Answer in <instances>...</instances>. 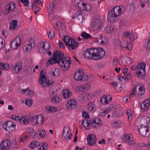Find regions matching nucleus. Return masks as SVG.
<instances>
[{
	"label": "nucleus",
	"mask_w": 150,
	"mask_h": 150,
	"mask_svg": "<svg viewBox=\"0 0 150 150\" xmlns=\"http://www.w3.org/2000/svg\"><path fill=\"white\" fill-rule=\"evenodd\" d=\"M150 128V117H144L142 119V126L139 129V134L142 136L148 137L150 134L149 129Z\"/></svg>",
	"instance_id": "f257e3e1"
},
{
	"label": "nucleus",
	"mask_w": 150,
	"mask_h": 150,
	"mask_svg": "<svg viewBox=\"0 0 150 150\" xmlns=\"http://www.w3.org/2000/svg\"><path fill=\"white\" fill-rule=\"evenodd\" d=\"M64 54L62 52L59 50L55 51L53 56L50 57L47 61V64L49 66L56 63L58 65H60L61 62L63 60Z\"/></svg>",
	"instance_id": "f03ea898"
},
{
	"label": "nucleus",
	"mask_w": 150,
	"mask_h": 150,
	"mask_svg": "<svg viewBox=\"0 0 150 150\" xmlns=\"http://www.w3.org/2000/svg\"><path fill=\"white\" fill-rule=\"evenodd\" d=\"M146 64L142 62L137 65V68L135 72L136 75L139 78L142 79L146 74L145 67Z\"/></svg>",
	"instance_id": "7ed1b4c3"
},
{
	"label": "nucleus",
	"mask_w": 150,
	"mask_h": 150,
	"mask_svg": "<svg viewBox=\"0 0 150 150\" xmlns=\"http://www.w3.org/2000/svg\"><path fill=\"white\" fill-rule=\"evenodd\" d=\"M122 70L123 75L118 76V79L121 81H123V83H126L127 80H129L131 79V76L130 74V71L128 69L124 67Z\"/></svg>",
	"instance_id": "20e7f679"
},
{
	"label": "nucleus",
	"mask_w": 150,
	"mask_h": 150,
	"mask_svg": "<svg viewBox=\"0 0 150 150\" xmlns=\"http://www.w3.org/2000/svg\"><path fill=\"white\" fill-rule=\"evenodd\" d=\"M45 74L44 71V70H41L40 72V78H39V83L43 87L45 86L46 85L49 86L52 84V83H50V82L47 81V78H46V76H45Z\"/></svg>",
	"instance_id": "39448f33"
},
{
	"label": "nucleus",
	"mask_w": 150,
	"mask_h": 150,
	"mask_svg": "<svg viewBox=\"0 0 150 150\" xmlns=\"http://www.w3.org/2000/svg\"><path fill=\"white\" fill-rule=\"evenodd\" d=\"M95 60L101 59L105 55V51L102 48H94Z\"/></svg>",
	"instance_id": "423d86ee"
},
{
	"label": "nucleus",
	"mask_w": 150,
	"mask_h": 150,
	"mask_svg": "<svg viewBox=\"0 0 150 150\" xmlns=\"http://www.w3.org/2000/svg\"><path fill=\"white\" fill-rule=\"evenodd\" d=\"M137 88H138L137 94L139 96H141L144 94L145 92L144 86L143 85H137L134 88L132 91V93H130V97H132L136 93Z\"/></svg>",
	"instance_id": "0eeeda50"
},
{
	"label": "nucleus",
	"mask_w": 150,
	"mask_h": 150,
	"mask_svg": "<svg viewBox=\"0 0 150 150\" xmlns=\"http://www.w3.org/2000/svg\"><path fill=\"white\" fill-rule=\"evenodd\" d=\"M67 59L66 57H63V60H62L60 65H59L61 69L63 71H65L68 70L71 64V61L70 58Z\"/></svg>",
	"instance_id": "6e6552de"
},
{
	"label": "nucleus",
	"mask_w": 150,
	"mask_h": 150,
	"mask_svg": "<svg viewBox=\"0 0 150 150\" xmlns=\"http://www.w3.org/2000/svg\"><path fill=\"white\" fill-rule=\"evenodd\" d=\"M16 4L13 2H9L6 4L4 6V14L7 15L13 11L16 8Z\"/></svg>",
	"instance_id": "1a4fd4ad"
},
{
	"label": "nucleus",
	"mask_w": 150,
	"mask_h": 150,
	"mask_svg": "<svg viewBox=\"0 0 150 150\" xmlns=\"http://www.w3.org/2000/svg\"><path fill=\"white\" fill-rule=\"evenodd\" d=\"M125 10V7L122 6H116L112 9L110 11L112 14L114 15V17L116 16L117 17L120 15V13L122 11Z\"/></svg>",
	"instance_id": "9d476101"
},
{
	"label": "nucleus",
	"mask_w": 150,
	"mask_h": 150,
	"mask_svg": "<svg viewBox=\"0 0 150 150\" xmlns=\"http://www.w3.org/2000/svg\"><path fill=\"white\" fill-rule=\"evenodd\" d=\"M92 26L94 30H97L101 29L103 26L102 21L98 18L93 19L92 22Z\"/></svg>",
	"instance_id": "9b49d317"
},
{
	"label": "nucleus",
	"mask_w": 150,
	"mask_h": 150,
	"mask_svg": "<svg viewBox=\"0 0 150 150\" xmlns=\"http://www.w3.org/2000/svg\"><path fill=\"white\" fill-rule=\"evenodd\" d=\"M16 124L11 121H8L3 125V128L6 131L12 132L15 129Z\"/></svg>",
	"instance_id": "f8f14e48"
},
{
	"label": "nucleus",
	"mask_w": 150,
	"mask_h": 150,
	"mask_svg": "<svg viewBox=\"0 0 150 150\" xmlns=\"http://www.w3.org/2000/svg\"><path fill=\"white\" fill-rule=\"evenodd\" d=\"M94 48L87 49L83 53V55L84 57L90 59L95 60L94 57Z\"/></svg>",
	"instance_id": "ddd939ff"
},
{
	"label": "nucleus",
	"mask_w": 150,
	"mask_h": 150,
	"mask_svg": "<svg viewBox=\"0 0 150 150\" xmlns=\"http://www.w3.org/2000/svg\"><path fill=\"white\" fill-rule=\"evenodd\" d=\"M35 45L34 39L32 38H30L28 43L23 47L24 51L25 52H30L32 48L34 47Z\"/></svg>",
	"instance_id": "4468645a"
},
{
	"label": "nucleus",
	"mask_w": 150,
	"mask_h": 150,
	"mask_svg": "<svg viewBox=\"0 0 150 150\" xmlns=\"http://www.w3.org/2000/svg\"><path fill=\"white\" fill-rule=\"evenodd\" d=\"M87 144L90 146H94L96 144L97 138L94 134H90L87 137Z\"/></svg>",
	"instance_id": "2eb2a0df"
},
{
	"label": "nucleus",
	"mask_w": 150,
	"mask_h": 150,
	"mask_svg": "<svg viewBox=\"0 0 150 150\" xmlns=\"http://www.w3.org/2000/svg\"><path fill=\"white\" fill-rule=\"evenodd\" d=\"M70 129L68 127H65L63 129L62 137L64 140H70L72 138V134L70 132L69 134Z\"/></svg>",
	"instance_id": "dca6fc26"
},
{
	"label": "nucleus",
	"mask_w": 150,
	"mask_h": 150,
	"mask_svg": "<svg viewBox=\"0 0 150 150\" xmlns=\"http://www.w3.org/2000/svg\"><path fill=\"white\" fill-rule=\"evenodd\" d=\"M123 141L129 145H132L135 142V141L132 137V134H126L124 136Z\"/></svg>",
	"instance_id": "f3484780"
},
{
	"label": "nucleus",
	"mask_w": 150,
	"mask_h": 150,
	"mask_svg": "<svg viewBox=\"0 0 150 150\" xmlns=\"http://www.w3.org/2000/svg\"><path fill=\"white\" fill-rule=\"evenodd\" d=\"M39 47L38 50L40 51V50L42 49V50H46L47 51L50 50V44L47 41L42 42H40L38 45ZM41 53H43V51L41 52L39 51Z\"/></svg>",
	"instance_id": "a211bd4d"
},
{
	"label": "nucleus",
	"mask_w": 150,
	"mask_h": 150,
	"mask_svg": "<svg viewBox=\"0 0 150 150\" xmlns=\"http://www.w3.org/2000/svg\"><path fill=\"white\" fill-rule=\"evenodd\" d=\"M78 105V102L73 99L69 100L67 102L66 105L67 109L70 110L75 109Z\"/></svg>",
	"instance_id": "6ab92c4d"
},
{
	"label": "nucleus",
	"mask_w": 150,
	"mask_h": 150,
	"mask_svg": "<svg viewBox=\"0 0 150 150\" xmlns=\"http://www.w3.org/2000/svg\"><path fill=\"white\" fill-rule=\"evenodd\" d=\"M21 39L19 36H17L11 42V46L13 49H17L20 46L21 42Z\"/></svg>",
	"instance_id": "aec40b11"
},
{
	"label": "nucleus",
	"mask_w": 150,
	"mask_h": 150,
	"mask_svg": "<svg viewBox=\"0 0 150 150\" xmlns=\"http://www.w3.org/2000/svg\"><path fill=\"white\" fill-rule=\"evenodd\" d=\"M11 142L7 139L4 140L1 143L0 149L2 150H8L10 148Z\"/></svg>",
	"instance_id": "412c9836"
},
{
	"label": "nucleus",
	"mask_w": 150,
	"mask_h": 150,
	"mask_svg": "<svg viewBox=\"0 0 150 150\" xmlns=\"http://www.w3.org/2000/svg\"><path fill=\"white\" fill-rule=\"evenodd\" d=\"M150 105V100L149 99H147L144 101L141 104L140 107L141 110L143 112L146 111L148 109Z\"/></svg>",
	"instance_id": "4be33fe9"
},
{
	"label": "nucleus",
	"mask_w": 150,
	"mask_h": 150,
	"mask_svg": "<svg viewBox=\"0 0 150 150\" xmlns=\"http://www.w3.org/2000/svg\"><path fill=\"white\" fill-rule=\"evenodd\" d=\"M112 100V97L110 95H104L100 100V102L103 105L109 104Z\"/></svg>",
	"instance_id": "5701e85b"
},
{
	"label": "nucleus",
	"mask_w": 150,
	"mask_h": 150,
	"mask_svg": "<svg viewBox=\"0 0 150 150\" xmlns=\"http://www.w3.org/2000/svg\"><path fill=\"white\" fill-rule=\"evenodd\" d=\"M19 121L20 123L22 125H26L30 123V122L26 117H20L19 116H17L16 120Z\"/></svg>",
	"instance_id": "b1692460"
},
{
	"label": "nucleus",
	"mask_w": 150,
	"mask_h": 150,
	"mask_svg": "<svg viewBox=\"0 0 150 150\" xmlns=\"http://www.w3.org/2000/svg\"><path fill=\"white\" fill-rule=\"evenodd\" d=\"M60 74V70L58 68H53L50 69L49 74L52 77H57Z\"/></svg>",
	"instance_id": "393cba45"
},
{
	"label": "nucleus",
	"mask_w": 150,
	"mask_h": 150,
	"mask_svg": "<svg viewBox=\"0 0 150 150\" xmlns=\"http://www.w3.org/2000/svg\"><path fill=\"white\" fill-rule=\"evenodd\" d=\"M22 63L20 62L16 64L13 67V71L14 73L19 72L22 68Z\"/></svg>",
	"instance_id": "a878e982"
},
{
	"label": "nucleus",
	"mask_w": 150,
	"mask_h": 150,
	"mask_svg": "<svg viewBox=\"0 0 150 150\" xmlns=\"http://www.w3.org/2000/svg\"><path fill=\"white\" fill-rule=\"evenodd\" d=\"M114 15L110 12H109L107 16V19L109 22L111 23L115 22L118 19L117 17L115 16L114 17Z\"/></svg>",
	"instance_id": "bb28decb"
},
{
	"label": "nucleus",
	"mask_w": 150,
	"mask_h": 150,
	"mask_svg": "<svg viewBox=\"0 0 150 150\" xmlns=\"http://www.w3.org/2000/svg\"><path fill=\"white\" fill-rule=\"evenodd\" d=\"M57 111L56 107L51 106H47L45 107V112L48 113H53Z\"/></svg>",
	"instance_id": "cd10ccee"
},
{
	"label": "nucleus",
	"mask_w": 150,
	"mask_h": 150,
	"mask_svg": "<svg viewBox=\"0 0 150 150\" xmlns=\"http://www.w3.org/2000/svg\"><path fill=\"white\" fill-rule=\"evenodd\" d=\"M78 46V43L74 39V41H71L70 43L68 45V47L70 50H74L76 49Z\"/></svg>",
	"instance_id": "c85d7f7f"
},
{
	"label": "nucleus",
	"mask_w": 150,
	"mask_h": 150,
	"mask_svg": "<svg viewBox=\"0 0 150 150\" xmlns=\"http://www.w3.org/2000/svg\"><path fill=\"white\" fill-rule=\"evenodd\" d=\"M18 27L17 21L16 20H13L10 23L9 28L11 30H14Z\"/></svg>",
	"instance_id": "c756f323"
},
{
	"label": "nucleus",
	"mask_w": 150,
	"mask_h": 150,
	"mask_svg": "<svg viewBox=\"0 0 150 150\" xmlns=\"http://www.w3.org/2000/svg\"><path fill=\"white\" fill-rule=\"evenodd\" d=\"M57 3L55 0H53V1L49 4L47 7L48 9L51 11H53L56 8Z\"/></svg>",
	"instance_id": "7c9ffc66"
},
{
	"label": "nucleus",
	"mask_w": 150,
	"mask_h": 150,
	"mask_svg": "<svg viewBox=\"0 0 150 150\" xmlns=\"http://www.w3.org/2000/svg\"><path fill=\"white\" fill-rule=\"evenodd\" d=\"M83 74V71L81 70H79V71L76 72L74 76V79L76 80H81L82 78L81 77L82 74Z\"/></svg>",
	"instance_id": "2f4dec72"
},
{
	"label": "nucleus",
	"mask_w": 150,
	"mask_h": 150,
	"mask_svg": "<svg viewBox=\"0 0 150 150\" xmlns=\"http://www.w3.org/2000/svg\"><path fill=\"white\" fill-rule=\"evenodd\" d=\"M122 48H127L129 50H131L132 47V45L131 43L127 42L126 41H124L121 43Z\"/></svg>",
	"instance_id": "473e14b6"
},
{
	"label": "nucleus",
	"mask_w": 150,
	"mask_h": 150,
	"mask_svg": "<svg viewBox=\"0 0 150 150\" xmlns=\"http://www.w3.org/2000/svg\"><path fill=\"white\" fill-rule=\"evenodd\" d=\"M27 132L29 134V137L34 138L36 135V132L34 129L31 127H28L27 129Z\"/></svg>",
	"instance_id": "72a5a7b5"
},
{
	"label": "nucleus",
	"mask_w": 150,
	"mask_h": 150,
	"mask_svg": "<svg viewBox=\"0 0 150 150\" xmlns=\"http://www.w3.org/2000/svg\"><path fill=\"white\" fill-rule=\"evenodd\" d=\"M63 40L67 46L70 43L71 41H74V39L68 36H66L64 37Z\"/></svg>",
	"instance_id": "f704fd0d"
},
{
	"label": "nucleus",
	"mask_w": 150,
	"mask_h": 150,
	"mask_svg": "<svg viewBox=\"0 0 150 150\" xmlns=\"http://www.w3.org/2000/svg\"><path fill=\"white\" fill-rule=\"evenodd\" d=\"M54 92L53 91L51 95V97H52L51 100L52 102H54L55 103H57L59 102V99L57 95L55 94H54Z\"/></svg>",
	"instance_id": "c9c22d12"
},
{
	"label": "nucleus",
	"mask_w": 150,
	"mask_h": 150,
	"mask_svg": "<svg viewBox=\"0 0 150 150\" xmlns=\"http://www.w3.org/2000/svg\"><path fill=\"white\" fill-rule=\"evenodd\" d=\"M63 96L64 98L66 99L69 98L71 96V93L68 89H64L63 91Z\"/></svg>",
	"instance_id": "e433bc0d"
},
{
	"label": "nucleus",
	"mask_w": 150,
	"mask_h": 150,
	"mask_svg": "<svg viewBox=\"0 0 150 150\" xmlns=\"http://www.w3.org/2000/svg\"><path fill=\"white\" fill-rule=\"evenodd\" d=\"M9 66L8 64H5L3 62L0 63V69L4 70H7L9 69Z\"/></svg>",
	"instance_id": "4c0bfd02"
},
{
	"label": "nucleus",
	"mask_w": 150,
	"mask_h": 150,
	"mask_svg": "<svg viewBox=\"0 0 150 150\" xmlns=\"http://www.w3.org/2000/svg\"><path fill=\"white\" fill-rule=\"evenodd\" d=\"M88 111L91 112H93L96 109V106L93 104L91 102H90L88 104Z\"/></svg>",
	"instance_id": "58836bf2"
},
{
	"label": "nucleus",
	"mask_w": 150,
	"mask_h": 150,
	"mask_svg": "<svg viewBox=\"0 0 150 150\" xmlns=\"http://www.w3.org/2000/svg\"><path fill=\"white\" fill-rule=\"evenodd\" d=\"M82 12L81 11H77L76 13L72 17L73 18H78L79 19H81L82 18Z\"/></svg>",
	"instance_id": "ea45409f"
},
{
	"label": "nucleus",
	"mask_w": 150,
	"mask_h": 150,
	"mask_svg": "<svg viewBox=\"0 0 150 150\" xmlns=\"http://www.w3.org/2000/svg\"><path fill=\"white\" fill-rule=\"evenodd\" d=\"M38 115H34L32 117H30V118H28V119L29 121V122H34L35 120H36V122L35 124L36 125H37L38 124Z\"/></svg>",
	"instance_id": "a19ab883"
},
{
	"label": "nucleus",
	"mask_w": 150,
	"mask_h": 150,
	"mask_svg": "<svg viewBox=\"0 0 150 150\" xmlns=\"http://www.w3.org/2000/svg\"><path fill=\"white\" fill-rule=\"evenodd\" d=\"M114 27L113 26L109 25L106 27L105 28V32L109 33L112 32L114 29Z\"/></svg>",
	"instance_id": "79ce46f5"
},
{
	"label": "nucleus",
	"mask_w": 150,
	"mask_h": 150,
	"mask_svg": "<svg viewBox=\"0 0 150 150\" xmlns=\"http://www.w3.org/2000/svg\"><path fill=\"white\" fill-rule=\"evenodd\" d=\"M86 88L85 86H84V84H83L77 87L76 89L77 91H80L83 92L86 91Z\"/></svg>",
	"instance_id": "37998d69"
},
{
	"label": "nucleus",
	"mask_w": 150,
	"mask_h": 150,
	"mask_svg": "<svg viewBox=\"0 0 150 150\" xmlns=\"http://www.w3.org/2000/svg\"><path fill=\"white\" fill-rule=\"evenodd\" d=\"M85 3H84L82 1H80L77 4L78 8L80 10H83Z\"/></svg>",
	"instance_id": "c03bdc74"
},
{
	"label": "nucleus",
	"mask_w": 150,
	"mask_h": 150,
	"mask_svg": "<svg viewBox=\"0 0 150 150\" xmlns=\"http://www.w3.org/2000/svg\"><path fill=\"white\" fill-rule=\"evenodd\" d=\"M89 123H91L90 122V120H85L82 121L81 124L84 127H86V125H87V127H88L87 128V129H89V128L88 127Z\"/></svg>",
	"instance_id": "a18cd8bd"
},
{
	"label": "nucleus",
	"mask_w": 150,
	"mask_h": 150,
	"mask_svg": "<svg viewBox=\"0 0 150 150\" xmlns=\"http://www.w3.org/2000/svg\"><path fill=\"white\" fill-rule=\"evenodd\" d=\"M91 123H89V125H91V126L94 128L98 129L99 127L96 124V123L92 119L90 120Z\"/></svg>",
	"instance_id": "49530a36"
},
{
	"label": "nucleus",
	"mask_w": 150,
	"mask_h": 150,
	"mask_svg": "<svg viewBox=\"0 0 150 150\" xmlns=\"http://www.w3.org/2000/svg\"><path fill=\"white\" fill-rule=\"evenodd\" d=\"M81 36H82L83 38L86 39L91 38H92L91 36L89 34L85 32L83 33L81 35Z\"/></svg>",
	"instance_id": "de8ad7c7"
},
{
	"label": "nucleus",
	"mask_w": 150,
	"mask_h": 150,
	"mask_svg": "<svg viewBox=\"0 0 150 150\" xmlns=\"http://www.w3.org/2000/svg\"><path fill=\"white\" fill-rule=\"evenodd\" d=\"M92 7L91 5L85 4L83 10L86 11H90L91 10Z\"/></svg>",
	"instance_id": "09e8293b"
},
{
	"label": "nucleus",
	"mask_w": 150,
	"mask_h": 150,
	"mask_svg": "<svg viewBox=\"0 0 150 150\" xmlns=\"http://www.w3.org/2000/svg\"><path fill=\"white\" fill-rule=\"evenodd\" d=\"M37 144V142L36 140L33 141L29 144V146L30 148L33 149L36 147Z\"/></svg>",
	"instance_id": "8fccbe9b"
},
{
	"label": "nucleus",
	"mask_w": 150,
	"mask_h": 150,
	"mask_svg": "<svg viewBox=\"0 0 150 150\" xmlns=\"http://www.w3.org/2000/svg\"><path fill=\"white\" fill-rule=\"evenodd\" d=\"M47 144L46 143H43L39 148V150H47L48 149Z\"/></svg>",
	"instance_id": "3c124183"
},
{
	"label": "nucleus",
	"mask_w": 150,
	"mask_h": 150,
	"mask_svg": "<svg viewBox=\"0 0 150 150\" xmlns=\"http://www.w3.org/2000/svg\"><path fill=\"white\" fill-rule=\"evenodd\" d=\"M144 47L146 50H150V37H149L147 42L145 44Z\"/></svg>",
	"instance_id": "603ef678"
},
{
	"label": "nucleus",
	"mask_w": 150,
	"mask_h": 150,
	"mask_svg": "<svg viewBox=\"0 0 150 150\" xmlns=\"http://www.w3.org/2000/svg\"><path fill=\"white\" fill-rule=\"evenodd\" d=\"M94 120V122L96 123V124L99 126V127L101 126L102 125V120L99 118H98Z\"/></svg>",
	"instance_id": "864d4df0"
},
{
	"label": "nucleus",
	"mask_w": 150,
	"mask_h": 150,
	"mask_svg": "<svg viewBox=\"0 0 150 150\" xmlns=\"http://www.w3.org/2000/svg\"><path fill=\"white\" fill-rule=\"evenodd\" d=\"M109 110L107 109L105 110H101L100 112V115L102 116H104L109 112Z\"/></svg>",
	"instance_id": "5fc2aeb1"
},
{
	"label": "nucleus",
	"mask_w": 150,
	"mask_h": 150,
	"mask_svg": "<svg viewBox=\"0 0 150 150\" xmlns=\"http://www.w3.org/2000/svg\"><path fill=\"white\" fill-rule=\"evenodd\" d=\"M115 46L118 48H122L121 43L118 40H115L114 42Z\"/></svg>",
	"instance_id": "6e6d98bb"
},
{
	"label": "nucleus",
	"mask_w": 150,
	"mask_h": 150,
	"mask_svg": "<svg viewBox=\"0 0 150 150\" xmlns=\"http://www.w3.org/2000/svg\"><path fill=\"white\" fill-rule=\"evenodd\" d=\"M102 36L100 35H98L97 37L95 38V40H96V42H98V43L101 44L102 42Z\"/></svg>",
	"instance_id": "4d7b16f0"
},
{
	"label": "nucleus",
	"mask_w": 150,
	"mask_h": 150,
	"mask_svg": "<svg viewBox=\"0 0 150 150\" xmlns=\"http://www.w3.org/2000/svg\"><path fill=\"white\" fill-rule=\"evenodd\" d=\"M54 32L51 30H50L49 33H48V35L49 38L52 39H54Z\"/></svg>",
	"instance_id": "13d9d810"
},
{
	"label": "nucleus",
	"mask_w": 150,
	"mask_h": 150,
	"mask_svg": "<svg viewBox=\"0 0 150 150\" xmlns=\"http://www.w3.org/2000/svg\"><path fill=\"white\" fill-rule=\"evenodd\" d=\"M42 1L38 0H34V5L35 7L40 6L42 4Z\"/></svg>",
	"instance_id": "bf43d9fd"
},
{
	"label": "nucleus",
	"mask_w": 150,
	"mask_h": 150,
	"mask_svg": "<svg viewBox=\"0 0 150 150\" xmlns=\"http://www.w3.org/2000/svg\"><path fill=\"white\" fill-rule=\"evenodd\" d=\"M63 23L61 22H57L56 23V25L54 26V28L57 30H59V27H60V26L62 25Z\"/></svg>",
	"instance_id": "052dcab7"
},
{
	"label": "nucleus",
	"mask_w": 150,
	"mask_h": 150,
	"mask_svg": "<svg viewBox=\"0 0 150 150\" xmlns=\"http://www.w3.org/2000/svg\"><path fill=\"white\" fill-rule=\"evenodd\" d=\"M82 78L81 79V80L83 81H86L88 79V76L86 74H84L83 73L82 76L81 77Z\"/></svg>",
	"instance_id": "680f3d73"
},
{
	"label": "nucleus",
	"mask_w": 150,
	"mask_h": 150,
	"mask_svg": "<svg viewBox=\"0 0 150 150\" xmlns=\"http://www.w3.org/2000/svg\"><path fill=\"white\" fill-rule=\"evenodd\" d=\"M130 97H131L130 96V95L129 96H127L123 97L122 98L123 101L125 102H128L129 101H130Z\"/></svg>",
	"instance_id": "e2e57ef3"
},
{
	"label": "nucleus",
	"mask_w": 150,
	"mask_h": 150,
	"mask_svg": "<svg viewBox=\"0 0 150 150\" xmlns=\"http://www.w3.org/2000/svg\"><path fill=\"white\" fill-rule=\"evenodd\" d=\"M82 116L85 119H88L89 117V115L85 111H84L82 112Z\"/></svg>",
	"instance_id": "0e129e2a"
},
{
	"label": "nucleus",
	"mask_w": 150,
	"mask_h": 150,
	"mask_svg": "<svg viewBox=\"0 0 150 150\" xmlns=\"http://www.w3.org/2000/svg\"><path fill=\"white\" fill-rule=\"evenodd\" d=\"M46 134L45 132L42 130V131H40L39 132V136L42 137L44 138Z\"/></svg>",
	"instance_id": "69168bd1"
},
{
	"label": "nucleus",
	"mask_w": 150,
	"mask_h": 150,
	"mask_svg": "<svg viewBox=\"0 0 150 150\" xmlns=\"http://www.w3.org/2000/svg\"><path fill=\"white\" fill-rule=\"evenodd\" d=\"M57 44L60 48L64 49L65 48V46L64 44L61 41L59 40V41L57 43Z\"/></svg>",
	"instance_id": "338daca9"
},
{
	"label": "nucleus",
	"mask_w": 150,
	"mask_h": 150,
	"mask_svg": "<svg viewBox=\"0 0 150 150\" xmlns=\"http://www.w3.org/2000/svg\"><path fill=\"white\" fill-rule=\"evenodd\" d=\"M142 146L146 147L148 150H150V142L147 143V144L143 143Z\"/></svg>",
	"instance_id": "774afa93"
}]
</instances>
